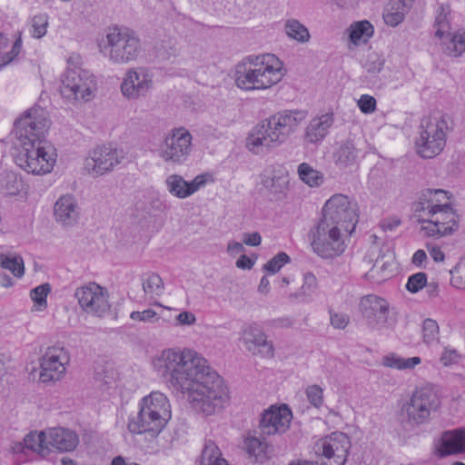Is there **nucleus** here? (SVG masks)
I'll list each match as a JSON object with an SVG mask.
<instances>
[{"label":"nucleus","mask_w":465,"mask_h":465,"mask_svg":"<svg viewBox=\"0 0 465 465\" xmlns=\"http://www.w3.org/2000/svg\"><path fill=\"white\" fill-rule=\"evenodd\" d=\"M450 193L442 189H424L419 193L417 202L413 203V211L420 213L421 218L432 211L450 205Z\"/></svg>","instance_id":"nucleus-22"},{"label":"nucleus","mask_w":465,"mask_h":465,"mask_svg":"<svg viewBox=\"0 0 465 465\" xmlns=\"http://www.w3.org/2000/svg\"><path fill=\"white\" fill-rule=\"evenodd\" d=\"M208 176L209 175L207 173H202L195 176L191 182H189L191 195L206 184Z\"/></svg>","instance_id":"nucleus-57"},{"label":"nucleus","mask_w":465,"mask_h":465,"mask_svg":"<svg viewBox=\"0 0 465 465\" xmlns=\"http://www.w3.org/2000/svg\"><path fill=\"white\" fill-rule=\"evenodd\" d=\"M0 266L10 271L17 278L22 277L25 273L24 261L19 255L7 256L0 254Z\"/></svg>","instance_id":"nucleus-40"},{"label":"nucleus","mask_w":465,"mask_h":465,"mask_svg":"<svg viewBox=\"0 0 465 465\" xmlns=\"http://www.w3.org/2000/svg\"><path fill=\"white\" fill-rule=\"evenodd\" d=\"M401 224V220L396 217L387 218L381 222L380 226L383 232H391Z\"/></svg>","instance_id":"nucleus-59"},{"label":"nucleus","mask_w":465,"mask_h":465,"mask_svg":"<svg viewBox=\"0 0 465 465\" xmlns=\"http://www.w3.org/2000/svg\"><path fill=\"white\" fill-rule=\"evenodd\" d=\"M426 284L427 274L425 272H417L409 277L406 289L411 293H416L425 287Z\"/></svg>","instance_id":"nucleus-49"},{"label":"nucleus","mask_w":465,"mask_h":465,"mask_svg":"<svg viewBox=\"0 0 465 465\" xmlns=\"http://www.w3.org/2000/svg\"><path fill=\"white\" fill-rule=\"evenodd\" d=\"M176 322L179 325H193L196 322L195 315L188 311L182 312L176 316Z\"/></svg>","instance_id":"nucleus-58"},{"label":"nucleus","mask_w":465,"mask_h":465,"mask_svg":"<svg viewBox=\"0 0 465 465\" xmlns=\"http://www.w3.org/2000/svg\"><path fill=\"white\" fill-rule=\"evenodd\" d=\"M440 457L465 453V429L447 430L442 433L437 447Z\"/></svg>","instance_id":"nucleus-25"},{"label":"nucleus","mask_w":465,"mask_h":465,"mask_svg":"<svg viewBox=\"0 0 465 465\" xmlns=\"http://www.w3.org/2000/svg\"><path fill=\"white\" fill-rule=\"evenodd\" d=\"M421 361V359L418 356L411 357V358H403L402 364L401 366V370H411L414 369L415 366L419 365Z\"/></svg>","instance_id":"nucleus-62"},{"label":"nucleus","mask_w":465,"mask_h":465,"mask_svg":"<svg viewBox=\"0 0 465 465\" xmlns=\"http://www.w3.org/2000/svg\"><path fill=\"white\" fill-rule=\"evenodd\" d=\"M242 242L244 244L249 246H258L261 244L262 237L257 232L252 233H244Z\"/></svg>","instance_id":"nucleus-61"},{"label":"nucleus","mask_w":465,"mask_h":465,"mask_svg":"<svg viewBox=\"0 0 465 465\" xmlns=\"http://www.w3.org/2000/svg\"><path fill=\"white\" fill-rule=\"evenodd\" d=\"M384 64V60L375 52L369 53L362 61L363 68L369 74H378L381 72Z\"/></svg>","instance_id":"nucleus-46"},{"label":"nucleus","mask_w":465,"mask_h":465,"mask_svg":"<svg viewBox=\"0 0 465 465\" xmlns=\"http://www.w3.org/2000/svg\"><path fill=\"white\" fill-rule=\"evenodd\" d=\"M308 401L316 408H319L323 402V391L318 385H312L306 389Z\"/></svg>","instance_id":"nucleus-51"},{"label":"nucleus","mask_w":465,"mask_h":465,"mask_svg":"<svg viewBox=\"0 0 465 465\" xmlns=\"http://www.w3.org/2000/svg\"><path fill=\"white\" fill-rule=\"evenodd\" d=\"M94 88V76L82 67L67 68L61 77V94L71 102L90 101Z\"/></svg>","instance_id":"nucleus-9"},{"label":"nucleus","mask_w":465,"mask_h":465,"mask_svg":"<svg viewBox=\"0 0 465 465\" xmlns=\"http://www.w3.org/2000/svg\"><path fill=\"white\" fill-rule=\"evenodd\" d=\"M124 158L121 152L115 148L100 146L95 148L89 158L85 160L84 168L88 173L99 176L112 171Z\"/></svg>","instance_id":"nucleus-19"},{"label":"nucleus","mask_w":465,"mask_h":465,"mask_svg":"<svg viewBox=\"0 0 465 465\" xmlns=\"http://www.w3.org/2000/svg\"><path fill=\"white\" fill-rule=\"evenodd\" d=\"M361 150L357 148L352 140L341 142L332 153L334 163L339 168L351 167L357 163Z\"/></svg>","instance_id":"nucleus-27"},{"label":"nucleus","mask_w":465,"mask_h":465,"mask_svg":"<svg viewBox=\"0 0 465 465\" xmlns=\"http://www.w3.org/2000/svg\"><path fill=\"white\" fill-rule=\"evenodd\" d=\"M460 358L461 355L455 349L445 348L440 360L444 366H450L457 364Z\"/></svg>","instance_id":"nucleus-52"},{"label":"nucleus","mask_w":465,"mask_h":465,"mask_svg":"<svg viewBox=\"0 0 465 465\" xmlns=\"http://www.w3.org/2000/svg\"><path fill=\"white\" fill-rule=\"evenodd\" d=\"M284 74L282 62L274 54H265L237 64L234 81L244 91L264 90L278 84Z\"/></svg>","instance_id":"nucleus-4"},{"label":"nucleus","mask_w":465,"mask_h":465,"mask_svg":"<svg viewBox=\"0 0 465 465\" xmlns=\"http://www.w3.org/2000/svg\"><path fill=\"white\" fill-rule=\"evenodd\" d=\"M130 317L134 321L144 322H151L154 320H158L157 313L152 309H147L143 312H133Z\"/></svg>","instance_id":"nucleus-55"},{"label":"nucleus","mask_w":465,"mask_h":465,"mask_svg":"<svg viewBox=\"0 0 465 465\" xmlns=\"http://www.w3.org/2000/svg\"><path fill=\"white\" fill-rule=\"evenodd\" d=\"M74 297L82 310L88 314L102 317L110 310L107 291L95 282L77 288Z\"/></svg>","instance_id":"nucleus-15"},{"label":"nucleus","mask_w":465,"mask_h":465,"mask_svg":"<svg viewBox=\"0 0 465 465\" xmlns=\"http://www.w3.org/2000/svg\"><path fill=\"white\" fill-rule=\"evenodd\" d=\"M221 451L219 448L213 441L206 442L204 449L202 451L201 465H211L210 459L219 458Z\"/></svg>","instance_id":"nucleus-50"},{"label":"nucleus","mask_w":465,"mask_h":465,"mask_svg":"<svg viewBox=\"0 0 465 465\" xmlns=\"http://www.w3.org/2000/svg\"><path fill=\"white\" fill-rule=\"evenodd\" d=\"M317 451L330 460L326 465H344L347 460L351 441L342 432L331 433L317 444Z\"/></svg>","instance_id":"nucleus-18"},{"label":"nucleus","mask_w":465,"mask_h":465,"mask_svg":"<svg viewBox=\"0 0 465 465\" xmlns=\"http://www.w3.org/2000/svg\"><path fill=\"white\" fill-rule=\"evenodd\" d=\"M98 47L101 54L114 65L134 63L143 53L142 41L136 32L121 26L108 28Z\"/></svg>","instance_id":"nucleus-5"},{"label":"nucleus","mask_w":465,"mask_h":465,"mask_svg":"<svg viewBox=\"0 0 465 465\" xmlns=\"http://www.w3.org/2000/svg\"><path fill=\"white\" fill-rule=\"evenodd\" d=\"M392 266L393 262L391 257L385 260V257L382 256L375 261V263L368 274L371 278L376 279L377 282H382L391 277Z\"/></svg>","instance_id":"nucleus-37"},{"label":"nucleus","mask_w":465,"mask_h":465,"mask_svg":"<svg viewBox=\"0 0 465 465\" xmlns=\"http://www.w3.org/2000/svg\"><path fill=\"white\" fill-rule=\"evenodd\" d=\"M242 341L247 351L252 355H258L262 358H273V343L267 339L266 334L258 325L246 326L242 332Z\"/></svg>","instance_id":"nucleus-20"},{"label":"nucleus","mask_w":465,"mask_h":465,"mask_svg":"<svg viewBox=\"0 0 465 465\" xmlns=\"http://www.w3.org/2000/svg\"><path fill=\"white\" fill-rule=\"evenodd\" d=\"M333 123L332 112L312 118L305 129L304 141L308 143H317L322 141Z\"/></svg>","instance_id":"nucleus-26"},{"label":"nucleus","mask_w":465,"mask_h":465,"mask_svg":"<svg viewBox=\"0 0 465 465\" xmlns=\"http://www.w3.org/2000/svg\"><path fill=\"white\" fill-rule=\"evenodd\" d=\"M262 183L272 193L276 195L284 194L289 186V175L287 172L273 171L271 175L262 181Z\"/></svg>","instance_id":"nucleus-32"},{"label":"nucleus","mask_w":465,"mask_h":465,"mask_svg":"<svg viewBox=\"0 0 465 465\" xmlns=\"http://www.w3.org/2000/svg\"><path fill=\"white\" fill-rule=\"evenodd\" d=\"M165 185L168 192L179 199H185L191 196L189 182L185 181L182 175H169L165 180Z\"/></svg>","instance_id":"nucleus-34"},{"label":"nucleus","mask_w":465,"mask_h":465,"mask_svg":"<svg viewBox=\"0 0 465 465\" xmlns=\"http://www.w3.org/2000/svg\"><path fill=\"white\" fill-rule=\"evenodd\" d=\"M50 285L48 283H44L31 291L30 297L34 301L37 311H43L47 307L46 297L50 292Z\"/></svg>","instance_id":"nucleus-42"},{"label":"nucleus","mask_w":465,"mask_h":465,"mask_svg":"<svg viewBox=\"0 0 465 465\" xmlns=\"http://www.w3.org/2000/svg\"><path fill=\"white\" fill-rule=\"evenodd\" d=\"M70 362V354L64 347L47 348L40 359L39 381L43 383L60 381L65 374Z\"/></svg>","instance_id":"nucleus-13"},{"label":"nucleus","mask_w":465,"mask_h":465,"mask_svg":"<svg viewBox=\"0 0 465 465\" xmlns=\"http://www.w3.org/2000/svg\"><path fill=\"white\" fill-rule=\"evenodd\" d=\"M330 321L333 328L343 330L347 327L350 318L345 313L330 312Z\"/></svg>","instance_id":"nucleus-54"},{"label":"nucleus","mask_w":465,"mask_h":465,"mask_svg":"<svg viewBox=\"0 0 465 465\" xmlns=\"http://www.w3.org/2000/svg\"><path fill=\"white\" fill-rule=\"evenodd\" d=\"M0 184L9 194H15L19 191L21 183L16 173L11 171H5L0 174Z\"/></svg>","instance_id":"nucleus-44"},{"label":"nucleus","mask_w":465,"mask_h":465,"mask_svg":"<svg viewBox=\"0 0 465 465\" xmlns=\"http://www.w3.org/2000/svg\"><path fill=\"white\" fill-rule=\"evenodd\" d=\"M142 286L144 294L151 298L160 296L163 292V282L162 278L154 272H148L143 275Z\"/></svg>","instance_id":"nucleus-36"},{"label":"nucleus","mask_w":465,"mask_h":465,"mask_svg":"<svg viewBox=\"0 0 465 465\" xmlns=\"http://www.w3.org/2000/svg\"><path fill=\"white\" fill-rule=\"evenodd\" d=\"M49 125L47 112L39 106L30 108L15 123L21 146L15 163L29 173H47L54 167V148L45 140Z\"/></svg>","instance_id":"nucleus-2"},{"label":"nucleus","mask_w":465,"mask_h":465,"mask_svg":"<svg viewBox=\"0 0 465 465\" xmlns=\"http://www.w3.org/2000/svg\"><path fill=\"white\" fill-rule=\"evenodd\" d=\"M407 5L404 0H390L383 13L386 25L395 27L405 18Z\"/></svg>","instance_id":"nucleus-30"},{"label":"nucleus","mask_w":465,"mask_h":465,"mask_svg":"<svg viewBox=\"0 0 465 465\" xmlns=\"http://www.w3.org/2000/svg\"><path fill=\"white\" fill-rule=\"evenodd\" d=\"M22 51V32L17 33V37L13 45L11 51L7 52L10 56L9 61H14Z\"/></svg>","instance_id":"nucleus-60"},{"label":"nucleus","mask_w":465,"mask_h":465,"mask_svg":"<svg viewBox=\"0 0 465 465\" xmlns=\"http://www.w3.org/2000/svg\"><path fill=\"white\" fill-rule=\"evenodd\" d=\"M360 310L371 329L388 328L394 323V319L390 316L388 302L379 296L371 294L362 297Z\"/></svg>","instance_id":"nucleus-16"},{"label":"nucleus","mask_w":465,"mask_h":465,"mask_svg":"<svg viewBox=\"0 0 465 465\" xmlns=\"http://www.w3.org/2000/svg\"><path fill=\"white\" fill-rule=\"evenodd\" d=\"M440 401L432 387L416 389L410 400L401 408L402 420L411 427L429 422L431 413L436 411Z\"/></svg>","instance_id":"nucleus-8"},{"label":"nucleus","mask_w":465,"mask_h":465,"mask_svg":"<svg viewBox=\"0 0 465 465\" xmlns=\"http://www.w3.org/2000/svg\"><path fill=\"white\" fill-rule=\"evenodd\" d=\"M193 136L184 127L172 129L163 138L158 149L159 157L166 163L182 165L190 157Z\"/></svg>","instance_id":"nucleus-10"},{"label":"nucleus","mask_w":465,"mask_h":465,"mask_svg":"<svg viewBox=\"0 0 465 465\" xmlns=\"http://www.w3.org/2000/svg\"><path fill=\"white\" fill-rule=\"evenodd\" d=\"M301 110L278 112L257 124L246 139V147L254 154H265L282 144L306 118Z\"/></svg>","instance_id":"nucleus-3"},{"label":"nucleus","mask_w":465,"mask_h":465,"mask_svg":"<svg viewBox=\"0 0 465 465\" xmlns=\"http://www.w3.org/2000/svg\"><path fill=\"white\" fill-rule=\"evenodd\" d=\"M153 368L170 388L188 393L192 408L203 416L218 414L229 404L223 381L193 350H163L153 358Z\"/></svg>","instance_id":"nucleus-1"},{"label":"nucleus","mask_w":465,"mask_h":465,"mask_svg":"<svg viewBox=\"0 0 465 465\" xmlns=\"http://www.w3.org/2000/svg\"><path fill=\"white\" fill-rule=\"evenodd\" d=\"M153 86V74L145 67L129 68L120 85L121 93L129 101L145 97Z\"/></svg>","instance_id":"nucleus-14"},{"label":"nucleus","mask_w":465,"mask_h":465,"mask_svg":"<svg viewBox=\"0 0 465 465\" xmlns=\"http://www.w3.org/2000/svg\"><path fill=\"white\" fill-rule=\"evenodd\" d=\"M423 341L430 344L439 341V325L432 319H426L422 324Z\"/></svg>","instance_id":"nucleus-43"},{"label":"nucleus","mask_w":465,"mask_h":465,"mask_svg":"<svg viewBox=\"0 0 465 465\" xmlns=\"http://www.w3.org/2000/svg\"><path fill=\"white\" fill-rule=\"evenodd\" d=\"M140 407L155 411L164 418H171V409L167 397L159 391H153L150 395L143 398Z\"/></svg>","instance_id":"nucleus-28"},{"label":"nucleus","mask_w":465,"mask_h":465,"mask_svg":"<svg viewBox=\"0 0 465 465\" xmlns=\"http://www.w3.org/2000/svg\"><path fill=\"white\" fill-rule=\"evenodd\" d=\"M420 222L425 223L421 231L430 237H443L452 234L459 228V216L450 204L421 217Z\"/></svg>","instance_id":"nucleus-12"},{"label":"nucleus","mask_w":465,"mask_h":465,"mask_svg":"<svg viewBox=\"0 0 465 465\" xmlns=\"http://www.w3.org/2000/svg\"><path fill=\"white\" fill-rule=\"evenodd\" d=\"M449 117L434 114L421 119L416 150L422 158L430 159L438 155L445 147Z\"/></svg>","instance_id":"nucleus-6"},{"label":"nucleus","mask_w":465,"mask_h":465,"mask_svg":"<svg viewBox=\"0 0 465 465\" xmlns=\"http://www.w3.org/2000/svg\"><path fill=\"white\" fill-rule=\"evenodd\" d=\"M403 358L396 353H390L382 358V364L385 367L401 370Z\"/></svg>","instance_id":"nucleus-56"},{"label":"nucleus","mask_w":465,"mask_h":465,"mask_svg":"<svg viewBox=\"0 0 465 465\" xmlns=\"http://www.w3.org/2000/svg\"><path fill=\"white\" fill-rule=\"evenodd\" d=\"M45 433V441L49 451L51 448L61 452L72 451L79 442L77 434L69 429L51 428L46 430Z\"/></svg>","instance_id":"nucleus-24"},{"label":"nucleus","mask_w":465,"mask_h":465,"mask_svg":"<svg viewBox=\"0 0 465 465\" xmlns=\"http://www.w3.org/2000/svg\"><path fill=\"white\" fill-rule=\"evenodd\" d=\"M299 179L311 188L321 186L324 183V175L308 163H302L297 167Z\"/></svg>","instance_id":"nucleus-31"},{"label":"nucleus","mask_w":465,"mask_h":465,"mask_svg":"<svg viewBox=\"0 0 465 465\" xmlns=\"http://www.w3.org/2000/svg\"><path fill=\"white\" fill-rule=\"evenodd\" d=\"M45 430L39 433L30 432L25 435L24 442H20L15 450L16 451H22L24 449H28L45 457L49 453V448L45 441Z\"/></svg>","instance_id":"nucleus-29"},{"label":"nucleus","mask_w":465,"mask_h":465,"mask_svg":"<svg viewBox=\"0 0 465 465\" xmlns=\"http://www.w3.org/2000/svg\"><path fill=\"white\" fill-rule=\"evenodd\" d=\"M292 413L287 405H272L262 413L259 428L262 435L284 433L290 427Z\"/></svg>","instance_id":"nucleus-17"},{"label":"nucleus","mask_w":465,"mask_h":465,"mask_svg":"<svg viewBox=\"0 0 465 465\" xmlns=\"http://www.w3.org/2000/svg\"><path fill=\"white\" fill-rule=\"evenodd\" d=\"M358 106L364 114H371L376 109V100L373 96L362 94L358 101Z\"/></svg>","instance_id":"nucleus-53"},{"label":"nucleus","mask_w":465,"mask_h":465,"mask_svg":"<svg viewBox=\"0 0 465 465\" xmlns=\"http://www.w3.org/2000/svg\"><path fill=\"white\" fill-rule=\"evenodd\" d=\"M48 26V17L46 15H37L32 18V36L36 39L45 35Z\"/></svg>","instance_id":"nucleus-47"},{"label":"nucleus","mask_w":465,"mask_h":465,"mask_svg":"<svg viewBox=\"0 0 465 465\" xmlns=\"http://www.w3.org/2000/svg\"><path fill=\"white\" fill-rule=\"evenodd\" d=\"M465 52V31L454 34L445 44L444 53L450 56H460Z\"/></svg>","instance_id":"nucleus-41"},{"label":"nucleus","mask_w":465,"mask_h":465,"mask_svg":"<svg viewBox=\"0 0 465 465\" xmlns=\"http://www.w3.org/2000/svg\"><path fill=\"white\" fill-rule=\"evenodd\" d=\"M169 419L161 416L155 411L140 407L136 416L128 422V430L132 433L142 434L151 432L158 434L166 425Z\"/></svg>","instance_id":"nucleus-21"},{"label":"nucleus","mask_w":465,"mask_h":465,"mask_svg":"<svg viewBox=\"0 0 465 465\" xmlns=\"http://www.w3.org/2000/svg\"><path fill=\"white\" fill-rule=\"evenodd\" d=\"M372 25L367 21H360L350 26V38L354 45L366 43L373 35Z\"/></svg>","instance_id":"nucleus-35"},{"label":"nucleus","mask_w":465,"mask_h":465,"mask_svg":"<svg viewBox=\"0 0 465 465\" xmlns=\"http://www.w3.org/2000/svg\"><path fill=\"white\" fill-rule=\"evenodd\" d=\"M244 251V247L242 243L238 242H230L227 245V252L231 256H236L237 254L242 252Z\"/></svg>","instance_id":"nucleus-64"},{"label":"nucleus","mask_w":465,"mask_h":465,"mask_svg":"<svg viewBox=\"0 0 465 465\" xmlns=\"http://www.w3.org/2000/svg\"><path fill=\"white\" fill-rule=\"evenodd\" d=\"M244 449L256 461L264 462L269 459L268 444L260 438L247 437L244 440Z\"/></svg>","instance_id":"nucleus-33"},{"label":"nucleus","mask_w":465,"mask_h":465,"mask_svg":"<svg viewBox=\"0 0 465 465\" xmlns=\"http://www.w3.org/2000/svg\"><path fill=\"white\" fill-rule=\"evenodd\" d=\"M350 233L323 219L310 232L313 252L323 259H332L346 249L345 237Z\"/></svg>","instance_id":"nucleus-7"},{"label":"nucleus","mask_w":465,"mask_h":465,"mask_svg":"<svg viewBox=\"0 0 465 465\" xmlns=\"http://www.w3.org/2000/svg\"><path fill=\"white\" fill-rule=\"evenodd\" d=\"M81 208L74 195L66 193L61 195L54 205L55 222L63 227L74 226L80 218Z\"/></svg>","instance_id":"nucleus-23"},{"label":"nucleus","mask_w":465,"mask_h":465,"mask_svg":"<svg viewBox=\"0 0 465 465\" xmlns=\"http://www.w3.org/2000/svg\"><path fill=\"white\" fill-rule=\"evenodd\" d=\"M291 259L288 254L283 252H279L272 258L267 263L264 264L263 269L270 273H276L286 263L290 262Z\"/></svg>","instance_id":"nucleus-48"},{"label":"nucleus","mask_w":465,"mask_h":465,"mask_svg":"<svg viewBox=\"0 0 465 465\" xmlns=\"http://www.w3.org/2000/svg\"><path fill=\"white\" fill-rule=\"evenodd\" d=\"M317 279L312 272L303 274V283L299 292L291 294V298H294L300 302H307L317 290Z\"/></svg>","instance_id":"nucleus-38"},{"label":"nucleus","mask_w":465,"mask_h":465,"mask_svg":"<svg viewBox=\"0 0 465 465\" xmlns=\"http://www.w3.org/2000/svg\"><path fill=\"white\" fill-rule=\"evenodd\" d=\"M254 265V262L247 255L242 254L236 262V266L242 270H250Z\"/></svg>","instance_id":"nucleus-63"},{"label":"nucleus","mask_w":465,"mask_h":465,"mask_svg":"<svg viewBox=\"0 0 465 465\" xmlns=\"http://www.w3.org/2000/svg\"><path fill=\"white\" fill-rule=\"evenodd\" d=\"M450 15L449 6L440 5L438 9V15L435 19V26L437 30L435 35L441 38L445 32L449 29L448 15Z\"/></svg>","instance_id":"nucleus-45"},{"label":"nucleus","mask_w":465,"mask_h":465,"mask_svg":"<svg viewBox=\"0 0 465 465\" xmlns=\"http://www.w3.org/2000/svg\"><path fill=\"white\" fill-rule=\"evenodd\" d=\"M358 206L346 195L334 194L324 204L322 219L351 233L358 223Z\"/></svg>","instance_id":"nucleus-11"},{"label":"nucleus","mask_w":465,"mask_h":465,"mask_svg":"<svg viewBox=\"0 0 465 465\" xmlns=\"http://www.w3.org/2000/svg\"><path fill=\"white\" fill-rule=\"evenodd\" d=\"M284 29L290 38L299 43H307L310 40L311 35L309 30L296 19L287 20Z\"/></svg>","instance_id":"nucleus-39"}]
</instances>
